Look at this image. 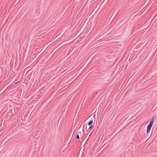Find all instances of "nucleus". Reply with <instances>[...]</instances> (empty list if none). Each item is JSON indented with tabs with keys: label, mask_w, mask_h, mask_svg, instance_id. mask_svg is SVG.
<instances>
[{
	"label": "nucleus",
	"mask_w": 157,
	"mask_h": 157,
	"mask_svg": "<svg viewBox=\"0 0 157 157\" xmlns=\"http://www.w3.org/2000/svg\"><path fill=\"white\" fill-rule=\"evenodd\" d=\"M76 138L78 141H79L80 136H79L78 135H77L76 136Z\"/></svg>",
	"instance_id": "obj_6"
},
{
	"label": "nucleus",
	"mask_w": 157,
	"mask_h": 157,
	"mask_svg": "<svg viewBox=\"0 0 157 157\" xmlns=\"http://www.w3.org/2000/svg\"><path fill=\"white\" fill-rule=\"evenodd\" d=\"M15 113L16 114V112H15Z\"/></svg>",
	"instance_id": "obj_12"
},
{
	"label": "nucleus",
	"mask_w": 157,
	"mask_h": 157,
	"mask_svg": "<svg viewBox=\"0 0 157 157\" xmlns=\"http://www.w3.org/2000/svg\"><path fill=\"white\" fill-rule=\"evenodd\" d=\"M77 135H78L79 136H80V137H81L82 136V132L81 131H79Z\"/></svg>",
	"instance_id": "obj_5"
},
{
	"label": "nucleus",
	"mask_w": 157,
	"mask_h": 157,
	"mask_svg": "<svg viewBox=\"0 0 157 157\" xmlns=\"http://www.w3.org/2000/svg\"><path fill=\"white\" fill-rule=\"evenodd\" d=\"M87 126H86V129H87Z\"/></svg>",
	"instance_id": "obj_9"
},
{
	"label": "nucleus",
	"mask_w": 157,
	"mask_h": 157,
	"mask_svg": "<svg viewBox=\"0 0 157 157\" xmlns=\"http://www.w3.org/2000/svg\"><path fill=\"white\" fill-rule=\"evenodd\" d=\"M19 82V81L16 82V81H15L14 82L12 83V84H10L8 86V88H11L13 86L17 84Z\"/></svg>",
	"instance_id": "obj_1"
},
{
	"label": "nucleus",
	"mask_w": 157,
	"mask_h": 157,
	"mask_svg": "<svg viewBox=\"0 0 157 157\" xmlns=\"http://www.w3.org/2000/svg\"><path fill=\"white\" fill-rule=\"evenodd\" d=\"M90 126L88 128V129H89L91 128L92 127H93V125H90Z\"/></svg>",
	"instance_id": "obj_7"
},
{
	"label": "nucleus",
	"mask_w": 157,
	"mask_h": 157,
	"mask_svg": "<svg viewBox=\"0 0 157 157\" xmlns=\"http://www.w3.org/2000/svg\"><path fill=\"white\" fill-rule=\"evenodd\" d=\"M11 111H12V110H10L9 111V112H8V113H12V112Z\"/></svg>",
	"instance_id": "obj_8"
},
{
	"label": "nucleus",
	"mask_w": 157,
	"mask_h": 157,
	"mask_svg": "<svg viewBox=\"0 0 157 157\" xmlns=\"http://www.w3.org/2000/svg\"><path fill=\"white\" fill-rule=\"evenodd\" d=\"M154 117H152L151 120L150 121V123L148 124L149 125L152 126V125L154 123Z\"/></svg>",
	"instance_id": "obj_4"
},
{
	"label": "nucleus",
	"mask_w": 157,
	"mask_h": 157,
	"mask_svg": "<svg viewBox=\"0 0 157 157\" xmlns=\"http://www.w3.org/2000/svg\"><path fill=\"white\" fill-rule=\"evenodd\" d=\"M151 127H152V126H151L149 124L148 125L147 127V131H146L147 133V134H148L150 132Z\"/></svg>",
	"instance_id": "obj_2"
},
{
	"label": "nucleus",
	"mask_w": 157,
	"mask_h": 157,
	"mask_svg": "<svg viewBox=\"0 0 157 157\" xmlns=\"http://www.w3.org/2000/svg\"><path fill=\"white\" fill-rule=\"evenodd\" d=\"M93 120L95 121V118L94 117L93 118L88 122V125L90 126V125H92V124L93 123Z\"/></svg>",
	"instance_id": "obj_3"
},
{
	"label": "nucleus",
	"mask_w": 157,
	"mask_h": 157,
	"mask_svg": "<svg viewBox=\"0 0 157 157\" xmlns=\"http://www.w3.org/2000/svg\"><path fill=\"white\" fill-rule=\"evenodd\" d=\"M91 133H90V136L91 135Z\"/></svg>",
	"instance_id": "obj_10"
},
{
	"label": "nucleus",
	"mask_w": 157,
	"mask_h": 157,
	"mask_svg": "<svg viewBox=\"0 0 157 157\" xmlns=\"http://www.w3.org/2000/svg\"><path fill=\"white\" fill-rule=\"evenodd\" d=\"M14 111H15V109H14Z\"/></svg>",
	"instance_id": "obj_11"
}]
</instances>
